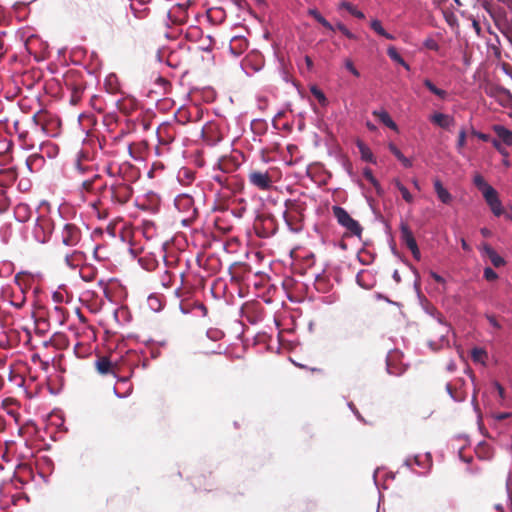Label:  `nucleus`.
Wrapping results in <instances>:
<instances>
[{
	"label": "nucleus",
	"mask_w": 512,
	"mask_h": 512,
	"mask_svg": "<svg viewBox=\"0 0 512 512\" xmlns=\"http://www.w3.org/2000/svg\"><path fill=\"white\" fill-rule=\"evenodd\" d=\"M433 186H434V190H435V193L437 194V197L438 199L443 203V204H451V202L453 201V196L451 195V193L443 186L442 182L440 181V179L436 178L434 179L433 181Z\"/></svg>",
	"instance_id": "obj_18"
},
{
	"label": "nucleus",
	"mask_w": 512,
	"mask_h": 512,
	"mask_svg": "<svg viewBox=\"0 0 512 512\" xmlns=\"http://www.w3.org/2000/svg\"><path fill=\"white\" fill-rule=\"evenodd\" d=\"M431 122L435 125L448 129L454 124V118L444 113H435L430 118Z\"/></svg>",
	"instance_id": "obj_24"
},
{
	"label": "nucleus",
	"mask_w": 512,
	"mask_h": 512,
	"mask_svg": "<svg viewBox=\"0 0 512 512\" xmlns=\"http://www.w3.org/2000/svg\"><path fill=\"white\" fill-rule=\"evenodd\" d=\"M363 176L370 184H376L377 179L374 177L370 168H365L363 170Z\"/></svg>",
	"instance_id": "obj_55"
},
{
	"label": "nucleus",
	"mask_w": 512,
	"mask_h": 512,
	"mask_svg": "<svg viewBox=\"0 0 512 512\" xmlns=\"http://www.w3.org/2000/svg\"><path fill=\"white\" fill-rule=\"evenodd\" d=\"M56 238L67 247H75L82 239V231L75 223L62 222L56 232Z\"/></svg>",
	"instance_id": "obj_4"
},
{
	"label": "nucleus",
	"mask_w": 512,
	"mask_h": 512,
	"mask_svg": "<svg viewBox=\"0 0 512 512\" xmlns=\"http://www.w3.org/2000/svg\"><path fill=\"white\" fill-rule=\"evenodd\" d=\"M486 319L488 322L495 328V329H501L500 323L497 321L496 317L494 315H486Z\"/></svg>",
	"instance_id": "obj_59"
},
{
	"label": "nucleus",
	"mask_w": 512,
	"mask_h": 512,
	"mask_svg": "<svg viewBox=\"0 0 512 512\" xmlns=\"http://www.w3.org/2000/svg\"><path fill=\"white\" fill-rule=\"evenodd\" d=\"M31 361L34 364H38L42 371L46 372L49 369V360H43L39 354H33L31 356Z\"/></svg>",
	"instance_id": "obj_46"
},
{
	"label": "nucleus",
	"mask_w": 512,
	"mask_h": 512,
	"mask_svg": "<svg viewBox=\"0 0 512 512\" xmlns=\"http://www.w3.org/2000/svg\"><path fill=\"white\" fill-rule=\"evenodd\" d=\"M191 111H193L192 122L199 121L202 118L203 112L199 107L195 106Z\"/></svg>",
	"instance_id": "obj_56"
},
{
	"label": "nucleus",
	"mask_w": 512,
	"mask_h": 512,
	"mask_svg": "<svg viewBox=\"0 0 512 512\" xmlns=\"http://www.w3.org/2000/svg\"><path fill=\"white\" fill-rule=\"evenodd\" d=\"M276 168L267 169L252 168L248 172L247 178L251 186L260 191H270L276 182Z\"/></svg>",
	"instance_id": "obj_3"
},
{
	"label": "nucleus",
	"mask_w": 512,
	"mask_h": 512,
	"mask_svg": "<svg viewBox=\"0 0 512 512\" xmlns=\"http://www.w3.org/2000/svg\"><path fill=\"white\" fill-rule=\"evenodd\" d=\"M257 234L262 238L274 235L277 231V221L273 215L263 214L259 216L255 223Z\"/></svg>",
	"instance_id": "obj_7"
},
{
	"label": "nucleus",
	"mask_w": 512,
	"mask_h": 512,
	"mask_svg": "<svg viewBox=\"0 0 512 512\" xmlns=\"http://www.w3.org/2000/svg\"><path fill=\"white\" fill-rule=\"evenodd\" d=\"M32 120L34 124L39 126L43 132H48V125L51 120V115L46 110H40L35 113L32 117Z\"/></svg>",
	"instance_id": "obj_20"
},
{
	"label": "nucleus",
	"mask_w": 512,
	"mask_h": 512,
	"mask_svg": "<svg viewBox=\"0 0 512 512\" xmlns=\"http://www.w3.org/2000/svg\"><path fill=\"white\" fill-rule=\"evenodd\" d=\"M191 307L194 309V310H199L202 312V315L203 316H206L207 315V308L205 307V305L201 302H189V301H182L180 303V308L182 310L183 313H189L191 311Z\"/></svg>",
	"instance_id": "obj_30"
},
{
	"label": "nucleus",
	"mask_w": 512,
	"mask_h": 512,
	"mask_svg": "<svg viewBox=\"0 0 512 512\" xmlns=\"http://www.w3.org/2000/svg\"><path fill=\"white\" fill-rule=\"evenodd\" d=\"M48 345H51L58 350H62L68 347L69 340L65 334L55 333L48 342H45V346Z\"/></svg>",
	"instance_id": "obj_25"
},
{
	"label": "nucleus",
	"mask_w": 512,
	"mask_h": 512,
	"mask_svg": "<svg viewBox=\"0 0 512 512\" xmlns=\"http://www.w3.org/2000/svg\"><path fill=\"white\" fill-rule=\"evenodd\" d=\"M76 171L79 174H85V173H88L89 171H92V166L91 165H87V164H83L80 161V159H77V161H76Z\"/></svg>",
	"instance_id": "obj_49"
},
{
	"label": "nucleus",
	"mask_w": 512,
	"mask_h": 512,
	"mask_svg": "<svg viewBox=\"0 0 512 512\" xmlns=\"http://www.w3.org/2000/svg\"><path fill=\"white\" fill-rule=\"evenodd\" d=\"M81 191L97 195V199L90 205L100 220L117 213L120 207L131 200L134 193L131 184L123 178H114L107 182L97 173L81 182Z\"/></svg>",
	"instance_id": "obj_1"
},
{
	"label": "nucleus",
	"mask_w": 512,
	"mask_h": 512,
	"mask_svg": "<svg viewBox=\"0 0 512 512\" xmlns=\"http://www.w3.org/2000/svg\"><path fill=\"white\" fill-rule=\"evenodd\" d=\"M489 142H491L492 146L496 150H500V147L503 145V143L500 141V139L498 137L497 138H491V140Z\"/></svg>",
	"instance_id": "obj_63"
},
{
	"label": "nucleus",
	"mask_w": 512,
	"mask_h": 512,
	"mask_svg": "<svg viewBox=\"0 0 512 512\" xmlns=\"http://www.w3.org/2000/svg\"><path fill=\"white\" fill-rule=\"evenodd\" d=\"M148 151L147 141L132 142L128 145L129 155L135 160H142L145 158Z\"/></svg>",
	"instance_id": "obj_15"
},
{
	"label": "nucleus",
	"mask_w": 512,
	"mask_h": 512,
	"mask_svg": "<svg viewBox=\"0 0 512 512\" xmlns=\"http://www.w3.org/2000/svg\"><path fill=\"white\" fill-rule=\"evenodd\" d=\"M387 370H388V373H390V374H395L396 375V374H400L401 373V371L396 372V371L393 370V366H392L391 358L390 357L387 359Z\"/></svg>",
	"instance_id": "obj_64"
},
{
	"label": "nucleus",
	"mask_w": 512,
	"mask_h": 512,
	"mask_svg": "<svg viewBox=\"0 0 512 512\" xmlns=\"http://www.w3.org/2000/svg\"><path fill=\"white\" fill-rule=\"evenodd\" d=\"M336 28L343 33L347 38L355 40L357 37L352 33L344 24L337 23Z\"/></svg>",
	"instance_id": "obj_48"
},
{
	"label": "nucleus",
	"mask_w": 512,
	"mask_h": 512,
	"mask_svg": "<svg viewBox=\"0 0 512 512\" xmlns=\"http://www.w3.org/2000/svg\"><path fill=\"white\" fill-rule=\"evenodd\" d=\"M55 228L54 223L48 218H41L36 227V233H38V229H41L43 232H47V235L41 238V242H46L49 240V237L52 233V230Z\"/></svg>",
	"instance_id": "obj_28"
},
{
	"label": "nucleus",
	"mask_w": 512,
	"mask_h": 512,
	"mask_svg": "<svg viewBox=\"0 0 512 512\" xmlns=\"http://www.w3.org/2000/svg\"><path fill=\"white\" fill-rule=\"evenodd\" d=\"M485 93L494 98L499 104L506 107L511 105L512 103V95L504 87L498 86V85H487L485 87Z\"/></svg>",
	"instance_id": "obj_9"
},
{
	"label": "nucleus",
	"mask_w": 512,
	"mask_h": 512,
	"mask_svg": "<svg viewBox=\"0 0 512 512\" xmlns=\"http://www.w3.org/2000/svg\"><path fill=\"white\" fill-rule=\"evenodd\" d=\"M175 207L179 210V212L183 213L186 217L183 221L192 220L197 215V210L194 207V200L188 194H181L175 198L174 201Z\"/></svg>",
	"instance_id": "obj_8"
},
{
	"label": "nucleus",
	"mask_w": 512,
	"mask_h": 512,
	"mask_svg": "<svg viewBox=\"0 0 512 512\" xmlns=\"http://www.w3.org/2000/svg\"><path fill=\"white\" fill-rule=\"evenodd\" d=\"M389 150L399 161H401V163L406 168H409L412 166V162L402 154V152L397 148L396 145H394L392 143L389 144Z\"/></svg>",
	"instance_id": "obj_35"
},
{
	"label": "nucleus",
	"mask_w": 512,
	"mask_h": 512,
	"mask_svg": "<svg viewBox=\"0 0 512 512\" xmlns=\"http://www.w3.org/2000/svg\"><path fill=\"white\" fill-rule=\"evenodd\" d=\"M95 367L101 375H116L118 366L111 362L108 357H99L95 362Z\"/></svg>",
	"instance_id": "obj_14"
},
{
	"label": "nucleus",
	"mask_w": 512,
	"mask_h": 512,
	"mask_svg": "<svg viewBox=\"0 0 512 512\" xmlns=\"http://www.w3.org/2000/svg\"><path fill=\"white\" fill-rule=\"evenodd\" d=\"M484 278L487 281H494L498 278V274L490 267L484 269Z\"/></svg>",
	"instance_id": "obj_51"
},
{
	"label": "nucleus",
	"mask_w": 512,
	"mask_h": 512,
	"mask_svg": "<svg viewBox=\"0 0 512 512\" xmlns=\"http://www.w3.org/2000/svg\"><path fill=\"white\" fill-rule=\"evenodd\" d=\"M472 134L484 142H489L491 140V137L489 134H485V133H482V132H479L476 130H473Z\"/></svg>",
	"instance_id": "obj_57"
},
{
	"label": "nucleus",
	"mask_w": 512,
	"mask_h": 512,
	"mask_svg": "<svg viewBox=\"0 0 512 512\" xmlns=\"http://www.w3.org/2000/svg\"><path fill=\"white\" fill-rule=\"evenodd\" d=\"M466 144V131L465 129H461L458 135L457 148L460 150Z\"/></svg>",
	"instance_id": "obj_54"
},
{
	"label": "nucleus",
	"mask_w": 512,
	"mask_h": 512,
	"mask_svg": "<svg viewBox=\"0 0 512 512\" xmlns=\"http://www.w3.org/2000/svg\"><path fill=\"white\" fill-rule=\"evenodd\" d=\"M430 276L439 284H445V279L434 271H430Z\"/></svg>",
	"instance_id": "obj_61"
},
{
	"label": "nucleus",
	"mask_w": 512,
	"mask_h": 512,
	"mask_svg": "<svg viewBox=\"0 0 512 512\" xmlns=\"http://www.w3.org/2000/svg\"><path fill=\"white\" fill-rule=\"evenodd\" d=\"M64 84L70 91V103L77 105L82 99L86 88V83L77 71H69L64 77Z\"/></svg>",
	"instance_id": "obj_5"
},
{
	"label": "nucleus",
	"mask_w": 512,
	"mask_h": 512,
	"mask_svg": "<svg viewBox=\"0 0 512 512\" xmlns=\"http://www.w3.org/2000/svg\"><path fill=\"white\" fill-rule=\"evenodd\" d=\"M332 211L334 217L337 219V222L343 226L351 235H361L362 227L358 221L354 220L344 208L340 206H333Z\"/></svg>",
	"instance_id": "obj_6"
},
{
	"label": "nucleus",
	"mask_w": 512,
	"mask_h": 512,
	"mask_svg": "<svg viewBox=\"0 0 512 512\" xmlns=\"http://www.w3.org/2000/svg\"><path fill=\"white\" fill-rule=\"evenodd\" d=\"M310 91H311L312 95L315 96V98L319 101V103L321 105H326L327 98L324 95V93L317 86H312Z\"/></svg>",
	"instance_id": "obj_47"
},
{
	"label": "nucleus",
	"mask_w": 512,
	"mask_h": 512,
	"mask_svg": "<svg viewBox=\"0 0 512 512\" xmlns=\"http://www.w3.org/2000/svg\"><path fill=\"white\" fill-rule=\"evenodd\" d=\"M11 205V200L5 189L0 188V213H5Z\"/></svg>",
	"instance_id": "obj_42"
},
{
	"label": "nucleus",
	"mask_w": 512,
	"mask_h": 512,
	"mask_svg": "<svg viewBox=\"0 0 512 512\" xmlns=\"http://www.w3.org/2000/svg\"><path fill=\"white\" fill-rule=\"evenodd\" d=\"M471 357L473 361L483 363L487 358V353L484 349L474 348L471 352Z\"/></svg>",
	"instance_id": "obj_44"
},
{
	"label": "nucleus",
	"mask_w": 512,
	"mask_h": 512,
	"mask_svg": "<svg viewBox=\"0 0 512 512\" xmlns=\"http://www.w3.org/2000/svg\"><path fill=\"white\" fill-rule=\"evenodd\" d=\"M371 28L379 35L385 37L386 39L393 40L394 36L390 33L386 32L382 27V24L379 20L375 19L371 22Z\"/></svg>",
	"instance_id": "obj_41"
},
{
	"label": "nucleus",
	"mask_w": 512,
	"mask_h": 512,
	"mask_svg": "<svg viewBox=\"0 0 512 512\" xmlns=\"http://www.w3.org/2000/svg\"><path fill=\"white\" fill-rule=\"evenodd\" d=\"M393 184L395 185V187L399 190V192L401 193L403 199L407 202V203H412L413 202V196L412 194L409 192V190L401 183V181L399 179H394L393 180Z\"/></svg>",
	"instance_id": "obj_37"
},
{
	"label": "nucleus",
	"mask_w": 512,
	"mask_h": 512,
	"mask_svg": "<svg viewBox=\"0 0 512 512\" xmlns=\"http://www.w3.org/2000/svg\"><path fill=\"white\" fill-rule=\"evenodd\" d=\"M308 14L328 30L334 31L335 27L327 21L317 9H309Z\"/></svg>",
	"instance_id": "obj_34"
},
{
	"label": "nucleus",
	"mask_w": 512,
	"mask_h": 512,
	"mask_svg": "<svg viewBox=\"0 0 512 512\" xmlns=\"http://www.w3.org/2000/svg\"><path fill=\"white\" fill-rule=\"evenodd\" d=\"M238 166L239 163L232 157H222L217 164L219 171L226 174L234 172Z\"/></svg>",
	"instance_id": "obj_23"
},
{
	"label": "nucleus",
	"mask_w": 512,
	"mask_h": 512,
	"mask_svg": "<svg viewBox=\"0 0 512 512\" xmlns=\"http://www.w3.org/2000/svg\"><path fill=\"white\" fill-rule=\"evenodd\" d=\"M474 185L482 192V195H485L486 189L493 188L491 185H489L484 177L480 174H476L473 178Z\"/></svg>",
	"instance_id": "obj_40"
},
{
	"label": "nucleus",
	"mask_w": 512,
	"mask_h": 512,
	"mask_svg": "<svg viewBox=\"0 0 512 512\" xmlns=\"http://www.w3.org/2000/svg\"><path fill=\"white\" fill-rule=\"evenodd\" d=\"M116 105L123 114L130 115L137 109L138 102L134 97L124 96L117 100Z\"/></svg>",
	"instance_id": "obj_16"
},
{
	"label": "nucleus",
	"mask_w": 512,
	"mask_h": 512,
	"mask_svg": "<svg viewBox=\"0 0 512 512\" xmlns=\"http://www.w3.org/2000/svg\"><path fill=\"white\" fill-rule=\"evenodd\" d=\"M339 8L347 10L351 15L358 19H364L365 15L363 12L358 10L352 3L343 1L340 3Z\"/></svg>",
	"instance_id": "obj_36"
},
{
	"label": "nucleus",
	"mask_w": 512,
	"mask_h": 512,
	"mask_svg": "<svg viewBox=\"0 0 512 512\" xmlns=\"http://www.w3.org/2000/svg\"><path fill=\"white\" fill-rule=\"evenodd\" d=\"M284 205L283 218L288 229L293 233L301 232L304 228L306 203L301 199H288Z\"/></svg>",
	"instance_id": "obj_2"
},
{
	"label": "nucleus",
	"mask_w": 512,
	"mask_h": 512,
	"mask_svg": "<svg viewBox=\"0 0 512 512\" xmlns=\"http://www.w3.org/2000/svg\"><path fill=\"white\" fill-rule=\"evenodd\" d=\"M51 317L55 318V320L59 324H64L69 316L68 311L61 305H57L50 312Z\"/></svg>",
	"instance_id": "obj_31"
},
{
	"label": "nucleus",
	"mask_w": 512,
	"mask_h": 512,
	"mask_svg": "<svg viewBox=\"0 0 512 512\" xmlns=\"http://www.w3.org/2000/svg\"><path fill=\"white\" fill-rule=\"evenodd\" d=\"M176 275L168 270H165L164 273L160 276V282L163 287L170 288L174 281H175Z\"/></svg>",
	"instance_id": "obj_39"
},
{
	"label": "nucleus",
	"mask_w": 512,
	"mask_h": 512,
	"mask_svg": "<svg viewBox=\"0 0 512 512\" xmlns=\"http://www.w3.org/2000/svg\"><path fill=\"white\" fill-rule=\"evenodd\" d=\"M294 364L301 368V369H306V370H309L310 372L312 373H317V374H320V375H323L324 374V369L321 368V367H310V366H307V365H304V364H301V363H296L294 362Z\"/></svg>",
	"instance_id": "obj_50"
},
{
	"label": "nucleus",
	"mask_w": 512,
	"mask_h": 512,
	"mask_svg": "<svg viewBox=\"0 0 512 512\" xmlns=\"http://www.w3.org/2000/svg\"><path fill=\"white\" fill-rule=\"evenodd\" d=\"M175 129L171 124H162L157 130V137L161 145H169L175 139Z\"/></svg>",
	"instance_id": "obj_13"
},
{
	"label": "nucleus",
	"mask_w": 512,
	"mask_h": 512,
	"mask_svg": "<svg viewBox=\"0 0 512 512\" xmlns=\"http://www.w3.org/2000/svg\"><path fill=\"white\" fill-rule=\"evenodd\" d=\"M482 251L496 268L505 265V260L503 257H501L489 244H484Z\"/></svg>",
	"instance_id": "obj_21"
},
{
	"label": "nucleus",
	"mask_w": 512,
	"mask_h": 512,
	"mask_svg": "<svg viewBox=\"0 0 512 512\" xmlns=\"http://www.w3.org/2000/svg\"><path fill=\"white\" fill-rule=\"evenodd\" d=\"M387 54L394 62L403 66L406 70H410V65L403 59L394 46L388 47Z\"/></svg>",
	"instance_id": "obj_32"
},
{
	"label": "nucleus",
	"mask_w": 512,
	"mask_h": 512,
	"mask_svg": "<svg viewBox=\"0 0 512 512\" xmlns=\"http://www.w3.org/2000/svg\"><path fill=\"white\" fill-rule=\"evenodd\" d=\"M6 35L5 32L0 34V59L5 55L7 48L4 41V36Z\"/></svg>",
	"instance_id": "obj_58"
},
{
	"label": "nucleus",
	"mask_w": 512,
	"mask_h": 512,
	"mask_svg": "<svg viewBox=\"0 0 512 512\" xmlns=\"http://www.w3.org/2000/svg\"><path fill=\"white\" fill-rule=\"evenodd\" d=\"M315 287L320 292H326L329 289V282L325 276H317L315 280Z\"/></svg>",
	"instance_id": "obj_45"
},
{
	"label": "nucleus",
	"mask_w": 512,
	"mask_h": 512,
	"mask_svg": "<svg viewBox=\"0 0 512 512\" xmlns=\"http://www.w3.org/2000/svg\"><path fill=\"white\" fill-rule=\"evenodd\" d=\"M357 147L359 149V152L361 154V158L364 161L375 163V158L373 156V153L371 149L362 141L357 142Z\"/></svg>",
	"instance_id": "obj_33"
},
{
	"label": "nucleus",
	"mask_w": 512,
	"mask_h": 512,
	"mask_svg": "<svg viewBox=\"0 0 512 512\" xmlns=\"http://www.w3.org/2000/svg\"><path fill=\"white\" fill-rule=\"evenodd\" d=\"M248 48V41L244 37H233L229 44L231 53L239 56L244 53Z\"/></svg>",
	"instance_id": "obj_19"
},
{
	"label": "nucleus",
	"mask_w": 512,
	"mask_h": 512,
	"mask_svg": "<svg viewBox=\"0 0 512 512\" xmlns=\"http://www.w3.org/2000/svg\"><path fill=\"white\" fill-rule=\"evenodd\" d=\"M424 86L434 95L438 96L441 99H445L447 96V92L445 90L437 88L433 82L429 79H425L423 81Z\"/></svg>",
	"instance_id": "obj_38"
},
{
	"label": "nucleus",
	"mask_w": 512,
	"mask_h": 512,
	"mask_svg": "<svg viewBox=\"0 0 512 512\" xmlns=\"http://www.w3.org/2000/svg\"><path fill=\"white\" fill-rule=\"evenodd\" d=\"M202 137L208 145L212 146L223 138L218 126L214 123H209L202 128Z\"/></svg>",
	"instance_id": "obj_12"
},
{
	"label": "nucleus",
	"mask_w": 512,
	"mask_h": 512,
	"mask_svg": "<svg viewBox=\"0 0 512 512\" xmlns=\"http://www.w3.org/2000/svg\"><path fill=\"white\" fill-rule=\"evenodd\" d=\"M373 116H375L380 122H382L385 126L389 127L392 130H397L398 127L396 123L392 120L389 113L386 110H374L372 112Z\"/></svg>",
	"instance_id": "obj_29"
},
{
	"label": "nucleus",
	"mask_w": 512,
	"mask_h": 512,
	"mask_svg": "<svg viewBox=\"0 0 512 512\" xmlns=\"http://www.w3.org/2000/svg\"><path fill=\"white\" fill-rule=\"evenodd\" d=\"M485 195L483 196L487 205L490 207L492 213L499 217L504 214V208L502 202L499 199L498 192L494 188H487Z\"/></svg>",
	"instance_id": "obj_11"
},
{
	"label": "nucleus",
	"mask_w": 512,
	"mask_h": 512,
	"mask_svg": "<svg viewBox=\"0 0 512 512\" xmlns=\"http://www.w3.org/2000/svg\"><path fill=\"white\" fill-rule=\"evenodd\" d=\"M494 387L496 388L499 397L503 400L505 399V389L504 387L497 381L494 382Z\"/></svg>",
	"instance_id": "obj_60"
},
{
	"label": "nucleus",
	"mask_w": 512,
	"mask_h": 512,
	"mask_svg": "<svg viewBox=\"0 0 512 512\" xmlns=\"http://www.w3.org/2000/svg\"><path fill=\"white\" fill-rule=\"evenodd\" d=\"M14 216L19 222H26L31 217V208L26 203H19L14 208Z\"/></svg>",
	"instance_id": "obj_27"
},
{
	"label": "nucleus",
	"mask_w": 512,
	"mask_h": 512,
	"mask_svg": "<svg viewBox=\"0 0 512 512\" xmlns=\"http://www.w3.org/2000/svg\"><path fill=\"white\" fill-rule=\"evenodd\" d=\"M344 65H345V68L351 72L355 77H359L360 76V73L359 71L355 68L353 62L351 59H346L345 62H344Z\"/></svg>",
	"instance_id": "obj_53"
},
{
	"label": "nucleus",
	"mask_w": 512,
	"mask_h": 512,
	"mask_svg": "<svg viewBox=\"0 0 512 512\" xmlns=\"http://www.w3.org/2000/svg\"><path fill=\"white\" fill-rule=\"evenodd\" d=\"M424 46L429 49V50H433V51H438L440 49V46L439 44L432 38H427L425 41H424Z\"/></svg>",
	"instance_id": "obj_52"
},
{
	"label": "nucleus",
	"mask_w": 512,
	"mask_h": 512,
	"mask_svg": "<svg viewBox=\"0 0 512 512\" xmlns=\"http://www.w3.org/2000/svg\"><path fill=\"white\" fill-rule=\"evenodd\" d=\"M19 138L27 147H29V148H33L34 147L33 143H28L27 142V138H28V133L27 132L20 133L19 134Z\"/></svg>",
	"instance_id": "obj_62"
},
{
	"label": "nucleus",
	"mask_w": 512,
	"mask_h": 512,
	"mask_svg": "<svg viewBox=\"0 0 512 512\" xmlns=\"http://www.w3.org/2000/svg\"><path fill=\"white\" fill-rule=\"evenodd\" d=\"M192 116H193V111H191V109H189V110L180 109V110H178V112L176 114L177 120L182 124H185L187 122H192Z\"/></svg>",
	"instance_id": "obj_43"
},
{
	"label": "nucleus",
	"mask_w": 512,
	"mask_h": 512,
	"mask_svg": "<svg viewBox=\"0 0 512 512\" xmlns=\"http://www.w3.org/2000/svg\"><path fill=\"white\" fill-rule=\"evenodd\" d=\"M493 132L500 139L503 145L507 147L512 146V131L503 125L495 124L492 126Z\"/></svg>",
	"instance_id": "obj_17"
},
{
	"label": "nucleus",
	"mask_w": 512,
	"mask_h": 512,
	"mask_svg": "<svg viewBox=\"0 0 512 512\" xmlns=\"http://www.w3.org/2000/svg\"><path fill=\"white\" fill-rule=\"evenodd\" d=\"M400 233H401V235H400L401 241L411 251V253L413 254V257L415 259L419 260L420 259V250L418 248L416 239H415L411 229L409 228V226L404 222H402L400 225Z\"/></svg>",
	"instance_id": "obj_10"
},
{
	"label": "nucleus",
	"mask_w": 512,
	"mask_h": 512,
	"mask_svg": "<svg viewBox=\"0 0 512 512\" xmlns=\"http://www.w3.org/2000/svg\"><path fill=\"white\" fill-rule=\"evenodd\" d=\"M212 180L216 182L220 187L225 188L229 191H233V184L235 182V178L233 176H228L226 173L221 172L212 176Z\"/></svg>",
	"instance_id": "obj_22"
},
{
	"label": "nucleus",
	"mask_w": 512,
	"mask_h": 512,
	"mask_svg": "<svg viewBox=\"0 0 512 512\" xmlns=\"http://www.w3.org/2000/svg\"><path fill=\"white\" fill-rule=\"evenodd\" d=\"M85 261V254L81 251L74 250L71 254L65 256V263L70 268H77Z\"/></svg>",
	"instance_id": "obj_26"
}]
</instances>
